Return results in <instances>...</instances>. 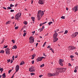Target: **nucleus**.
<instances>
[{"instance_id":"4be33fe9","label":"nucleus","mask_w":78,"mask_h":78,"mask_svg":"<svg viewBox=\"0 0 78 78\" xmlns=\"http://www.w3.org/2000/svg\"><path fill=\"white\" fill-rule=\"evenodd\" d=\"M31 19H32V20L33 21V22H34V19H35L34 17H32L31 18Z\"/></svg>"},{"instance_id":"f3484780","label":"nucleus","mask_w":78,"mask_h":78,"mask_svg":"<svg viewBox=\"0 0 78 78\" xmlns=\"http://www.w3.org/2000/svg\"><path fill=\"white\" fill-rule=\"evenodd\" d=\"M48 76H49V77H50V76H54V75H53V73H48Z\"/></svg>"},{"instance_id":"bb28decb","label":"nucleus","mask_w":78,"mask_h":78,"mask_svg":"<svg viewBox=\"0 0 78 78\" xmlns=\"http://www.w3.org/2000/svg\"><path fill=\"white\" fill-rule=\"evenodd\" d=\"M45 66V65H44V64H43L42 65H41L40 66V67H44Z\"/></svg>"},{"instance_id":"c03bdc74","label":"nucleus","mask_w":78,"mask_h":78,"mask_svg":"<svg viewBox=\"0 0 78 78\" xmlns=\"http://www.w3.org/2000/svg\"><path fill=\"white\" fill-rule=\"evenodd\" d=\"M26 33H24L23 34V36H24V37L25 36H26Z\"/></svg>"},{"instance_id":"1a4fd4ad","label":"nucleus","mask_w":78,"mask_h":78,"mask_svg":"<svg viewBox=\"0 0 78 78\" xmlns=\"http://www.w3.org/2000/svg\"><path fill=\"white\" fill-rule=\"evenodd\" d=\"M55 70L56 71V73H53L54 76H57V75H58L59 74V71L56 70V69H55Z\"/></svg>"},{"instance_id":"a18cd8bd","label":"nucleus","mask_w":78,"mask_h":78,"mask_svg":"<svg viewBox=\"0 0 78 78\" xmlns=\"http://www.w3.org/2000/svg\"><path fill=\"white\" fill-rule=\"evenodd\" d=\"M14 10H10V12H14Z\"/></svg>"},{"instance_id":"0e129e2a","label":"nucleus","mask_w":78,"mask_h":78,"mask_svg":"<svg viewBox=\"0 0 78 78\" xmlns=\"http://www.w3.org/2000/svg\"><path fill=\"white\" fill-rule=\"evenodd\" d=\"M66 10H67V11L68 10H69V9H68V8H66Z\"/></svg>"},{"instance_id":"680f3d73","label":"nucleus","mask_w":78,"mask_h":78,"mask_svg":"<svg viewBox=\"0 0 78 78\" xmlns=\"http://www.w3.org/2000/svg\"><path fill=\"white\" fill-rule=\"evenodd\" d=\"M3 9H6V8L5 7H3Z\"/></svg>"},{"instance_id":"6e6552de","label":"nucleus","mask_w":78,"mask_h":78,"mask_svg":"<svg viewBox=\"0 0 78 78\" xmlns=\"http://www.w3.org/2000/svg\"><path fill=\"white\" fill-rule=\"evenodd\" d=\"M29 71L30 72H33L35 71V69H34V68L33 66H32L29 69Z\"/></svg>"},{"instance_id":"f704fd0d","label":"nucleus","mask_w":78,"mask_h":78,"mask_svg":"<svg viewBox=\"0 0 78 78\" xmlns=\"http://www.w3.org/2000/svg\"><path fill=\"white\" fill-rule=\"evenodd\" d=\"M75 69H76V70H78V66H77L75 68Z\"/></svg>"},{"instance_id":"58836bf2","label":"nucleus","mask_w":78,"mask_h":78,"mask_svg":"<svg viewBox=\"0 0 78 78\" xmlns=\"http://www.w3.org/2000/svg\"><path fill=\"white\" fill-rule=\"evenodd\" d=\"M11 71H12V70L11 69H10L9 71V73H11Z\"/></svg>"},{"instance_id":"0eeeda50","label":"nucleus","mask_w":78,"mask_h":78,"mask_svg":"<svg viewBox=\"0 0 78 78\" xmlns=\"http://www.w3.org/2000/svg\"><path fill=\"white\" fill-rule=\"evenodd\" d=\"M45 2V0H39L38 3L40 5H44Z\"/></svg>"},{"instance_id":"37998d69","label":"nucleus","mask_w":78,"mask_h":78,"mask_svg":"<svg viewBox=\"0 0 78 78\" xmlns=\"http://www.w3.org/2000/svg\"><path fill=\"white\" fill-rule=\"evenodd\" d=\"M74 72L75 73H76V72H77V70H76V69H75L74 70Z\"/></svg>"},{"instance_id":"bf43d9fd","label":"nucleus","mask_w":78,"mask_h":78,"mask_svg":"<svg viewBox=\"0 0 78 78\" xmlns=\"http://www.w3.org/2000/svg\"><path fill=\"white\" fill-rule=\"evenodd\" d=\"M38 45V43H37L36 44V47H37V45Z\"/></svg>"},{"instance_id":"13d9d810","label":"nucleus","mask_w":78,"mask_h":78,"mask_svg":"<svg viewBox=\"0 0 78 78\" xmlns=\"http://www.w3.org/2000/svg\"><path fill=\"white\" fill-rule=\"evenodd\" d=\"M18 5V4H16L15 5V7H16V6H17Z\"/></svg>"},{"instance_id":"cd10ccee","label":"nucleus","mask_w":78,"mask_h":78,"mask_svg":"<svg viewBox=\"0 0 78 78\" xmlns=\"http://www.w3.org/2000/svg\"><path fill=\"white\" fill-rule=\"evenodd\" d=\"M68 33V31L66 30L65 31V32L64 33V34H67Z\"/></svg>"},{"instance_id":"f8f14e48","label":"nucleus","mask_w":78,"mask_h":78,"mask_svg":"<svg viewBox=\"0 0 78 78\" xmlns=\"http://www.w3.org/2000/svg\"><path fill=\"white\" fill-rule=\"evenodd\" d=\"M69 48L70 50H74V49H76V48L74 46H71L69 47Z\"/></svg>"},{"instance_id":"49530a36","label":"nucleus","mask_w":78,"mask_h":78,"mask_svg":"<svg viewBox=\"0 0 78 78\" xmlns=\"http://www.w3.org/2000/svg\"><path fill=\"white\" fill-rule=\"evenodd\" d=\"M35 56L36 55H35V54H34L32 55V56L33 57H34V58Z\"/></svg>"},{"instance_id":"9b49d317","label":"nucleus","mask_w":78,"mask_h":78,"mask_svg":"<svg viewBox=\"0 0 78 78\" xmlns=\"http://www.w3.org/2000/svg\"><path fill=\"white\" fill-rule=\"evenodd\" d=\"M78 32H76L74 33L73 34L72 36L73 37H75L77 35H78Z\"/></svg>"},{"instance_id":"2eb2a0df","label":"nucleus","mask_w":78,"mask_h":78,"mask_svg":"<svg viewBox=\"0 0 78 78\" xmlns=\"http://www.w3.org/2000/svg\"><path fill=\"white\" fill-rule=\"evenodd\" d=\"M73 11L75 10V12H76V11H78V6H76L73 8Z\"/></svg>"},{"instance_id":"864d4df0","label":"nucleus","mask_w":78,"mask_h":78,"mask_svg":"<svg viewBox=\"0 0 78 78\" xmlns=\"http://www.w3.org/2000/svg\"><path fill=\"white\" fill-rule=\"evenodd\" d=\"M12 59H13V60H14V56H12Z\"/></svg>"},{"instance_id":"5fc2aeb1","label":"nucleus","mask_w":78,"mask_h":78,"mask_svg":"<svg viewBox=\"0 0 78 78\" xmlns=\"http://www.w3.org/2000/svg\"><path fill=\"white\" fill-rule=\"evenodd\" d=\"M13 62V61H12V59L11 60V62H10L11 64H12V63Z\"/></svg>"},{"instance_id":"5701e85b","label":"nucleus","mask_w":78,"mask_h":78,"mask_svg":"<svg viewBox=\"0 0 78 78\" xmlns=\"http://www.w3.org/2000/svg\"><path fill=\"white\" fill-rule=\"evenodd\" d=\"M5 51L4 50H2L0 52V53H4Z\"/></svg>"},{"instance_id":"4468645a","label":"nucleus","mask_w":78,"mask_h":78,"mask_svg":"<svg viewBox=\"0 0 78 78\" xmlns=\"http://www.w3.org/2000/svg\"><path fill=\"white\" fill-rule=\"evenodd\" d=\"M53 38V42H55L58 41V38H57V37H54Z\"/></svg>"},{"instance_id":"4d7b16f0","label":"nucleus","mask_w":78,"mask_h":78,"mask_svg":"<svg viewBox=\"0 0 78 78\" xmlns=\"http://www.w3.org/2000/svg\"><path fill=\"white\" fill-rule=\"evenodd\" d=\"M43 25V24L42 23H41L40 24V26H42Z\"/></svg>"},{"instance_id":"c9c22d12","label":"nucleus","mask_w":78,"mask_h":78,"mask_svg":"<svg viewBox=\"0 0 78 78\" xmlns=\"http://www.w3.org/2000/svg\"><path fill=\"white\" fill-rule=\"evenodd\" d=\"M12 42H13V44H14V43H15V41L14 40H12Z\"/></svg>"},{"instance_id":"f257e3e1","label":"nucleus","mask_w":78,"mask_h":78,"mask_svg":"<svg viewBox=\"0 0 78 78\" xmlns=\"http://www.w3.org/2000/svg\"><path fill=\"white\" fill-rule=\"evenodd\" d=\"M44 14V12L43 11L40 10L38 11L37 15L38 20H40L41 18L43 16Z\"/></svg>"},{"instance_id":"69168bd1","label":"nucleus","mask_w":78,"mask_h":78,"mask_svg":"<svg viewBox=\"0 0 78 78\" xmlns=\"http://www.w3.org/2000/svg\"><path fill=\"white\" fill-rule=\"evenodd\" d=\"M14 78V75H13L11 77V78Z\"/></svg>"},{"instance_id":"338daca9","label":"nucleus","mask_w":78,"mask_h":78,"mask_svg":"<svg viewBox=\"0 0 78 78\" xmlns=\"http://www.w3.org/2000/svg\"><path fill=\"white\" fill-rule=\"evenodd\" d=\"M75 54L76 55H78V53H77V52H75Z\"/></svg>"},{"instance_id":"e433bc0d","label":"nucleus","mask_w":78,"mask_h":78,"mask_svg":"<svg viewBox=\"0 0 78 78\" xmlns=\"http://www.w3.org/2000/svg\"><path fill=\"white\" fill-rule=\"evenodd\" d=\"M14 5L12 4H11L10 5V7H13V6H14Z\"/></svg>"},{"instance_id":"473e14b6","label":"nucleus","mask_w":78,"mask_h":78,"mask_svg":"<svg viewBox=\"0 0 78 78\" xmlns=\"http://www.w3.org/2000/svg\"><path fill=\"white\" fill-rule=\"evenodd\" d=\"M23 23L25 25H27V22H26V21L24 22H23Z\"/></svg>"},{"instance_id":"f03ea898","label":"nucleus","mask_w":78,"mask_h":78,"mask_svg":"<svg viewBox=\"0 0 78 78\" xmlns=\"http://www.w3.org/2000/svg\"><path fill=\"white\" fill-rule=\"evenodd\" d=\"M66 68H56V70H57L60 73L64 72L66 70Z\"/></svg>"},{"instance_id":"603ef678","label":"nucleus","mask_w":78,"mask_h":78,"mask_svg":"<svg viewBox=\"0 0 78 78\" xmlns=\"http://www.w3.org/2000/svg\"><path fill=\"white\" fill-rule=\"evenodd\" d=\"M1 42L2 43H3V42H4V39L2 40Z\"/></svg>"},{"instance_id":"a878e982","label":"nucleus","mask_w":78,"mask_h":78,"mask_svg":"<svg viewBox=\"0 0 78 78\" xmlns=\"http://www.w3.org/2000/svg\"><path fill=\"white\" fill-rule=\"evenodd\" d=\"M30 75L31 76H33V75H35V73H30Z\"/></svg>"},{"instance_id":"ddd939ff","label":"nucleus","mask_w":78,"mask_h":78,"mask_svg":"<svg viewBox=\"0 0 78 78\" xmlns=\"http://www.w3.org/2000/svg\"><path fill=\"white\" fill-rule=\"evenodd\" d=\"M19 65H17L16 66L15 70H16V72H17L18 70H19Z\"/></svg>"},{"instance_id":"6ab92c4d","label":"nucleus","mask_w":78,"mask_h":78,"mask_svg":"<svg viewBox=\"0 0 78 78\" xmlns=\"http://www.w3.org/2000/svg\"><path fill=\"white\" fill-rule=\"evenodd\" d=\"M17 46H16V45H15L14 46H13V47L12 48V49H14V48L15 49H17Z\"/></svg>"},{"instance_id":"e2e57ef3","label":"nucleus","mask_w":78,"mask_h":78,"mask_svg":"<svg viewBox=\"0 0 78 78\" xmlns=\"http://www.w3.org/2000/svg\"><path fill=\"white\" fill-rule=\"evenodd\" d=\"M11 19H14V16H12Z\"/></svg>"},{"instance_id":"3c124183","label":"nucleus","mask_w":78,"mask_h":78,"mask_svg":"<svg viewBox=\"0 0 78 78\" xmlns=\"http://www.w3.org/2000/svg\"><path fill=\"white\" fill-rule=\"evenodd\" d=\"M15 29H16V30H17L18 29V27H15Z\"/></svg>"},{"instance_id":"a211bd4d","label":"nucleus","mask_w":78,"mask_h":78,"mask_svg":"<svg viewBox=\"0 0 78 78\" xmlns=\"http://www.w3.org/2000/svg\"><path fill=\"white\" fill-rule=\"evenodd\" d=\"M11 21H9L8 22H7L6 23V25H8V24H9L11 23Z\"/></svg>"},{"instance_id":"39448f33","label":"nucleus","mask_w":78,"mask_h":78,"mask_svg":"<svg viewBox=\"0 0 78 78\" xmlns=\"http://www.w3.org/2000/svg\"><path fill=\"white\" fill-rule=\"evenodd\" d=\"M64 60L62 59H60L59 60V64L61 66H63V63L64 62Z\"/></svg>"},{"instance_id":"052dcab7","label":"nucleus","mask_w":78,"mask_h":78,"mask_svg":"<svg viewBox=\"0 0 78 78\" xmlns=\"http://www.w3.org/2000/svg\"><path fill=\"white\" fill-rule=\"evenodd\" d=\"M59 31V29H57L56 30V31L57 32V31Z\"/></svg>"},{"instance_id":"79ce46f5","label":"nucleus","mask_w":78,"mask_h":78,"mask_svg":"<svg viewBox=\"0 0 78 78\" xmlns=\"http://www.w3.org/2000/svg\"><path fill=\"white\" fill-rule=\"evenodd\" d=\"M34 60H33L31 62V63L32 64H34Z\"/></svg>"},{"instance_id":"c85d7f7f","label":"nucleus","mask_w":78,"mask_h":78,"mask_svg":"<svg viewBox=\"0 0 78 78\" xmlns=\"http://www.w3.org/2000/svg\"><path fill=\"white\" fill-rule=\"evenodd\" d=\"M53 23V22H49L48 23V25H51V23Z\"/></svg>"},{"instance_id":"412c9836","label":"nucleus","mask_w":78,"mask_h":78,"mask_svg":"<svg viewBox=\"0 0 78 78\" xmlns=\"http://www.w3.org/2000/svg\"><path fill=\"white\" fill-rule=\"evenodd\" d=\"M25 64V62L23 61H22L20 63V66H22V65H23V64Z\"/></svg>"},{"instance_id":"a19ab883","label":"nucleus","mask_w":78,"mask_h":78,"mask_svg":"<svg viewBox=\"0 0 78 78\" xmlns=\"http://www.w3.org/2000/svg\"><path fill=\"white\" fill-rule=\"evenodd\" d=\"M48 48H51V46H50V45H49L47 47Z\"/></svg>"},{"instance_id":"dca6fc26","label":"nucleus","mask_w":78,"mask_h":78,"mask_svg":"<svg viewBox=\"0 0 78 78\" xmlns=\"http://www.w3.org/2000/svg\"><path fill=\"white\" fill-rule=\"evenodd\" d=\"M58 35V33H55L53 34V37H57Z\"/></svg>"},{"instance_id":"7c9ffc66","label":"nucleus","mask_w":78,"mask_h":78,"mask_svg":"<svg viewBox=\"0 0 78 78\" xmlns=\"http://www.w3.org/2000/svg\"><path fill=\"white\" fill-rule=\"evenodd\" d=\"M0 71L3 72V68H0Z\"/></svg>"},{"instance_id":"c756f323","label":"nucleus","mask_w":78,"mask_h":78,"mask_svg":"<svg viewBox=\"0 0 78 78\" xmlns=\"http://www.w3.org/2000/svg\"><path fill=\"white\" fill-rule=\"evenodd\" d=\"M7 9H11L12 8L11 7H9L7 8Z\"/></svg>"},{"instance_id":"423d86ee","label":"nucleus","mask_w":78,"mask_h":78,"mask_svg":"<svg viewBox=\"0 0 78 78\" xmlns=\"http://www.w3.org/2000/svg\"><path fill=\"white\" fill-rule=\"evenodd\" d=\"M43 58H45L44 57H38V58L36 59L37 62L41 61L42 60V59H43Z\"/></svg>"},{"instance_id":"20e7f679","label":"nucleus","mask_w":78,"mask_h":78,"mask_svg":"<svg viewBox=\"0 0 78 78\" xmlns=\"http://www.w3.org/2000/svg\"><path fill=\"white\" fill-rule=\"evenodd\" d=\"M29 43L30 44L33 43L34 42V38L33 37H30L29 38Z\"/></svg>"},{"instance_id":"8fccbe9b","label":"nucleus","mask_w":78,"mask_h":78,"mask_svg":"<svg viewBox=\"0 0 78 78\" xmlns=\"http://www.w3.org/2000/svg\"><path fill=\"white\" fill-rule=\"evenodd\" d=\"M7 47H8V45H6L4 47V48H6Z\"/></svg>"},{"instance_id":"6e6d98bb","label":"nucleus","mask_w":78,"mask_h":78,"mask_svg":"<svg viewBox=\"0 0 78 78\" xmlns=\"http://www.w3.org/2000/svg\"><path fill=\"white\" fill-rule=\"evenodd\" d=\"M43 56H47V55H46L45 53H43Z\"/></svg>"},{"instance_id":"09e8293b","label":"nucleus","mask_w":78,"mask_h":78,"mask_svg":"<svg viewBox=\"0 0 78 78\" xmlns=\"http://www.w3.org/2000/svg\"><path fill=\"white\" fill-rule=\"evenodd\" d=\"M42 76H43V75H40V76H39V77H40V78H41Z\"/></svg>"},{"instance_id":"9d476101","label":"nucleus","mask_w":78,"mask_h":78,"mask_svg":"<svg viewBox=\"0 0 78 78\" xmlns=\"http://www.w3.org/2000/svg\"><path fill=\"white\" fill-rule=\"evenodd\" d=\"M5 51L6 54L7 55L10 52V49L9 48H7L5 50Z\"/></svg>"},{"instance_id":"b1692460","label":"nucleus","mask_w":78,"mask_h":78,"mask_svg":"<svg viewBox=\"0 0 78 78\" xmlns=\"http://www.w3.org/2000/svg\"><path fill=\"white\" fill-rule=\"evenodd\" d=\"M50 50H51L52 51V53H54V50H53V48H51L50 49Z\"/></svg>"},{"instance_id":"de8ad7c7","label":"nucleus","mask_w":78,"mask_h":78,"mask_svg":"<svg viewBox=\"0 0 78 78\" xmlns=\"http://www.w3.org/2000/svg\"><path fill=\"white\" fill-rule=\"evenodd\" d=\"M32 34H33H33H34L35 33V31L32 32Z\"/></svg>"},{"instance_id":"7ed1b4c3","label":"nucleus","mask_w":78,"mask_h":78,"mask_svg":"<svg viewBox=\"0 0 78 78\" xmlns=\"http://www.w3.org/2000/svg\"><path fill=\"white\" fill-rule=\"evenodd\" d=\"M21 15H22V13L20 12H19L16 14L15 16L16 20H19V17L21 16Z\"/></svg>"},{"instance_id":"393cba45","label":"nucleus","mask_w":78,"mask_h":78,"mask_svg":"<svg viewBox=\"0 0 78 78\" xmlns=\"http://www.w3.org/2000/svg\"><path fill=\"white\" fill-rule=\"evenodd\" d=\"M41 30L40 31V32H41V31H43V30H44V29L41 28V29L40 28V29H39L38 30Z\"/></svg>"},{"instance_id":"4c0bfd02","label":"nucleus","mask_w":78,"mask_h":78,"mask_svg":"<svg viewBox=\"0 0 78 78\" xmlns=\"http://www.w3.org/2000/svg\"><path fill=\"white\" fill-rule=\"evenodd\" d=\"M61 18L62 19H65V17L64 16H62L61 17Z\"/></svg>"},{"instance_id":"aec40b11","label":"nucleus","mask_w":78,"mask_h":78,"mask_svg":"<svg viewBox=\"0 0 78 78\" xmlns=\"http://www.w3.org/2000/svg\"><path fill=\"white\" fill-rule=\"evenodd\" d=\"M5 73H4L3 74H2V76L3 78H5L6 77V75H5Z\"/></svg>"},{"instance_id":"774afa93","label":"nucleus","mask_w":78,"mask_h":78,"mask_svg":"<svg viewBox=\"0 0 78 78\" xmlns=\"http://www.w3.org/2000/svg\"><path fill=\"white\" fill-rule=\"evenodd\" d=\"M15 58H17V56H15Z\"/></svg>"},{"instance_id":"72a5a7b5","label":"nucleus","mask_w":78,"mask_h":78,"mask_svg":"<svg viewBox=\"0 0 78 78\" xmlns=\"http://www.w3.org/2000/svg\"><path fill=\"white\" fill-rule=\"evenodd\" d=\"M7 61L8 63L9 62H10V61H11V60L10 59H8L7 60Z\"/></svg>"},{"instance_id":"2f4dec72","label":"nucleus","mask_w":78,"mask_h":78,"mask_svg":"<svg viewBox=\"0 0 78 78\" xmlns=\"http://www.w3.org/2000/svg\"><path fill=\"white\" fill-rule=\"evenodd\" d=\"M70 57L71 59H73V58H74V56H73V55H71L70 56Z\"/></svg>"},{"instance_id":"ea45409f","label":"nucleus","mask_w":78,"mask_h":78,"mask_svg":"<svg viewBox=\"0 0 78 78\" xmlns=\"http://www.w3.org/2000/svg\"><path fill=\"white\" fill-rule=\"evenodd\" d=\"M45 44H46V42H45V43H44V44L43 45V47H45Z\"/></svg>"}]
</instances>
